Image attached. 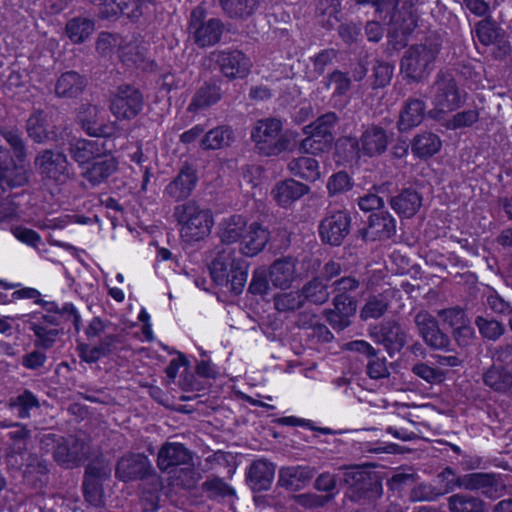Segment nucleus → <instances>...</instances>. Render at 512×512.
Masks as SVG:
<instances>
[{"label": "nucleus", "mask_w": 512, "mask_h": 512, "mask_svg": "<svg viewBox=\"0 0 512 512\" xmlns=\"http://www.w3.org/2000/svg\"><path fill=\"white\" fill-rule=\"evenodd\" d=\"M339 469L343 470L339 482L347 488L346 497L351 502L365 505L382 497V477L378 472L365 465L343 466Z\"/></svg>", "instance_id": "1"}, {"label": "nucleus", "mask_w": 512, "mask_h": 512, "mask_svg": "<svg viewBox=\"0 0 512 512\" xmlns=\"http://www.w3.org/2000/svg\"><path fill=\"white\" fill-rule=\"evenodd\" d=\"M282 122L276 118L257 121L252 129L251 138L259 154L277 156L282 152H293L297 147L298 133L286 130L282 134Z\"/></svg>", "instance_id": "2"}, {"label": "nucleus", "mask_w": 512, "mask_h": 512, "mask_svg": "<svg viewBox=\"0 0 512 512\" xmlns=\"http://www.w3.org/2000/svg\"><path fill=\"white\" fill-rule=\"evenodd\" d=\"M213 282L239 295L247 283L249 263L231 251H219L208 266Z\"/></svg>", "instance_id": "3"}, {"label": "nucleus", "mask_w": 512, "mask_h": 512, "mask_svg": "<svg viewBox=\"0 0 512 512\" xmlns=\"http://www.w3.org/2000/svg\"><path fill=\"white\" fill-rule=\"evenodd\" d=\"M440 50L441 44L431 39L411 45L400 60L401 73L410 82H422L433 71Z\"/></svg>", "instance_id": "4"}, {"label": "nucleus", "mask_w": 512, "mask_h": 512, "mask_svg": "<svg viewBox=\"0 0 512 512\" xmlns=\"http://www.w3.org/2000/svg\"><path fill=\"white\" fill-rule=\"evenodd\" d=\"M33 166L40 179L46 184L64 185L74 176L72 163L67 155L58 149L39 150L34 157Z\"/></svg>", "instance_id": "5"}, {"label": "nucleus", "mask_w": 512, "mask_h": 512, "mask_svg": "<svg viewBox=\"0 0 512 512\" xmlns=\"http://www.w3.org/2000/svg\"><path fill=\"white\" fill-rule=\"evenodd\" d=\"M338 121L335 112H327L304 126L303 133L307 137L300 142L299 150L313 155L329 151L335 140L333 130Z\"/></svg>", "instance_id": "6"}, {"label": "nucleus", "mask_w": 512, "mask_h": 512, "mask_svg": "<svg viewBox=\"0 0 512 512\" xmlns=\"http://www.w3.org/2000/svg\"><path fill=\"white\" fill-rule=\"evenodd\" d=\"M112 469L104 457L92 459L85 467L82 491L83 496L90 506L102 508L105 505L104 500V482L111 477Z\"/></svg>", "instance_id": "7"}, {"label": "nucleus", "mask_w": 512, "mask_h": 512, "mask_svg": "<svg viewBox=\"0 0 512 512\" xmlns=\"http://www.w3.org/2000/svg\"><path fill=\"white\" fill-rule=\"evenodd\" d=\"M352 217L346 210L328 211L320 220L318 233L323 244L339 247L350 234Z\"/></svg>", "instance_id": "8"}, {"label": "nucleus", "mask_w": 512, "mask_h": 512, "mask_svg": "<svg viewBox=\"0 0 512 512\" xmlns=\"http://www.w3.org/2000/svg\"><path fill=\"white\" fill-rule=\"evenodd\" d=\"M368 335L376 344L382 345L391 358L400 353L407 343V333L395 319L370 326Z\"/></svg>", "instance_id": "9"}, {"label": "nucleus", "mask_w": 512, "mask_h": 512, "mask_svg": "<svg viewBox=\"0 0 512 512\" xmlns=\"http://www.w3.org/2000/svg\"><path fill=\"white\" fill-rule=\"evenodd\" d=\"M144 96L135 86L124 84L117 87L111 99L110 110L119 120H132L143 110Z\"/></svg>", "instance_id": "10"}, {"label": "nucleus", "mask_w": 512, "mask_h": 512, "mask_svg": "<svg viewBox=\"0 0 512 512\" xmlns=\"http://www.w3.org/2000/svg\"><path fill=\"white\" fill-rule=\"evenodd\" d=\"M397 233L396 220L388 211L372 212L367 225L358 229L355 237L362 242L387 241Z\"/></svg>", "instance_id": "11"}, {"label": "nucleus", "mask_w": 512, "mask_h": 512, "mask_svg": "<svg viewBox=\"0 0 512 512\" xmlns=\"http://www.w3.org/2000/svg\"><path fill=\"white\" fill-rule=\"evenodd\" d=\"M466 490H480L488 499L496 500L506 492V483L501 474L475 472L465 474L457 480Z\"/></svg>", "instance_id": "12"}, {"label": "nucleus", "mask_w": 512, "mask_h": 512, "mask_svg": "<svg viewBox=\"0 0 512 512\" xmlns=\"http://www.w3.org/2000/svg\"><path fill=\"white\" fill-rule=\"evenodd\" d=\"M75 121L91 137L112 138L116 134L114 124L102 121L100 109L90 103H84L77 108Z\"/></svg>", "instance_id": "13"}, {"label": "nucleus", "mask_w": 512, "mask_h": 512, "mask_svg": "<svg viewBox=\"0 0 512 512\" xmlns=\"http://www.w3.org/2000/svg\"><path fill=\"white\" fill-rule=\"evenodd\" d=\"M88 443L79 437H61L60 443L53 452L54 461L65 469H73L88 458Z\"/></svg>", "instance_id": "14"}, {"label": "nucleus", "mask_w": 512, "mask_h": 512, "mask_svg": "<svg viewBox=\"0 0 512 512\" xmlns=\"http://www.w3.org/2000/svg\"><path fill=\"white\" fill-rule=\"evenodd\" d=\"M155 474L148 457L142 453L122 456L116 465L115 477L122 482L147 479Z\"/></svg>", "instance_id": "15"}, {"label": "nucleus", "mask_w": 512, "mask_h": 512, "mask_svg": "<svg viewBox=\"0 0 512 512\" xmlns=\"http://www.w3.org/2000/svg\"><path fill=\"white\" fill-rule=\"evenodd\" d=\"M414 322L424 342L435 350L449 351L450 337L439 326V322L427 311L416 314Z\"/></svg>", "instance_id": "16"}, {"label": "nucleus", "mask_w": 512, "mask_h": 512, "mask_svg": "<svg viewBox=\"0 0 512 512\" xmlns=\"http://www.w3.org/2000/svg\"><path fill=\"white\" fill-rule=\"evenodd\" d=\"M29 183V173L23 163L14 159L10 150L3 147L0 151V187L18 188Z\"/></svg>", "instance_id": "17"}, {"label": "nucleus", "mask_w": 512, "mask_h": 512, "mask_svg": "<svg viewBox=\"0 0 512 512\" xmlns=\"http://www.w3.org/2000/svg\"><path fill=\"white\" fill-rule=\"evenodd\" d=\"M435 105L439 111H454L464 102L455 79L449 74H438L435 82Z\"/></svg>", "instance_id": "18"}, {"label": "nucleus", "mask_w": 512, "mask_h": 512, "mask_svg": "<svg viewBox=\"0 0 512 512\" xmlns=\"http://www.w3.org/2000/svg\"><path fill=\"white\" fill-rule=\"evenodd\" d=\"M220 71L229 79L246 77L252 66L250 59L240 50L212 53Z\"/></svg>", "instance_id": "19"}, {"label": "nucleus", "mask_w": 512, "mask_h": 512, "mask_svg": "<svg viewBox=\"0 0 512 512\" xmlns=\"http://www.w3.org/2000/svg\"><path fill=\"white\" fill-rule=\"evenodd\" d=\"M190 28H194V41L199 47H208L218 43L221 39L224 25L220 19L210 18L201 21L197 11L191 13Z\"/></svg>", "instance_id": "20"}, {"label": "nucleus", "mask_w": 512, "mask_h": 512, "mask_svg": "<svg viewBox=\"0 0 512 512\" xmlns=\"http://www.w3.org/2000/svg\"><path fill=\"white\" fill-rule=\"evenodd\" d=\"M119 162L111 155L110 150L103 151L82 171V177L92 186L104 183L118 170Z\"/></svg>", "instance_id": "21"}, {"label": "nucleus", "mask_w": 512, "mask_h": 512, "mask_svg": "<svg viewBox=\"0 0 512 512\" xmlns=\"http://www.w3.org/2000/svg\"><path fill=\"white\" fill-rule=\"evenodd\" d=\"M198 175L196 168L185 162L178 175L165 187V194L176 201L188 198L196 187Z\"/></svg>", "instance_id": "22"}, {"label": "nucleus", "mask_w": 512, "mask_h": 512, "mask_svg": "<svg viewBox=\"0 0 512 512\" xmlns=\"http://www.w3.org/2000/svg\"><path fill=\"white\" fill-rule=\"evenodd\" d=\"M25 131L35 144L56 141L58 137L56 126L49 129L47 114L43 109H35L29 115L25 121Z\"/></svg>", "instance_id": "23"}, {"label": "nucleus", "mask_w": 512, "mask_h": 512, "mask_svg": "<svg viewBox=\"0 0 512 512\" xmlns=\"http://www.w3.org/2000/svg\"><path fill=\"white\" fill-rule=\"evenodd\" d=\"M297 258L284 256L274 260L267 270L272 285L282 290L289 289L297 278Z\"/></svg>", "instance_id": "24"}, {"label": "nucleus", "mask_w": 512, "mask_h": 512, "mask_svg": "<svg viewBox=\"0 0 512 512\" xmlns=\"http://www.w3.org/2000/svg\"><path fill=\"white\" fill-rule=\"evenodd\" d=\"M22 460L21 469L24 483L35 489L45 486L49 473L47 461L36 453H29L25 458L22 457Z\"/></svg>", "instance_id": "25"}, {"label": "nucleus", "mask_w": 512, "mask_h": 512, "mask_svg": "<svg viewBox=\"0 0 512 512\" xmlns=\"http://www.w3.org/2000/svg\"><path fill=\"white\" fill-rule=\"evenodd\" d=\"M426 116V104L424 100L409 97L407 98L399 112L397 129L400 133L409 132L419 126Z\"/></svg>", "instance_id": "26"}, {"label": "nucleus", "mask_w": 512, "mask_h": 512, "mask_svg": "<svg viewBox=\"0 0 512 512\" xmlns=\"http://www.w3.org/2000/svg\"><path fill=\"white\" fill-rule=\"evenodd\" d=\"M192 460V452L182 443L166 442L158 452L157 465L162 472H167L172 467L190 464Z\"/></svg>", "instance_id": "27"}, {"label": "nucleus", "mask_w": 512, "mask_h": 512, "mask_svg": "<svg viewBox=\"0 0 512 512\" xmlns=\"http://www.w3.org/2000/svg\"><path fill=\"white\" fill-rule=\"evenodd\" d=\"M103 151H108L105 141L76 139L68 146L69 155L83 169Z\"/></svg>", "instance_id": "28"}, {"label": "nucleus", "mask_w": 512, "mask_h": 512, "mask_svg": "<svg viewBox=\"0 0 512 512\" xmlns=\"http://www.w3.org/2000/svg\"><path fill=\"white\" fill-rule=\"evenodd\" d=\"M275 465L265 459L252 462L249 467L246 482L253 492L268 490L273 482Z\"/></svg>", "instance_id": "29"}, {"label": "nucleus", "mask_w": 512, "mask_h": 512, "mask_svg": "<svg viewBox=\"0 0 512 512\" xmlns=\"http://www.w3.org/2000/svg\"><path fill=\"white\" fill-rule=\"evenodd\" d=\"M88 86V78L76 71H66L60 75L55 84V95L63 99H76Z\"/></svg>", "instance_id": "30"}, {"label": "nucleus", "mask_w": 512, "mask_h": 512, "mask_svg": "<svg viewBox=\"0 0 512 512\" xmlns=\"http://www.w3.org/2000/svg\"><path fill=\"white\" fill-rule=\"evenodd\" d=\"M270 241V232L259 222H252L246 229L241 241L240 251L243 255L253 257L264 250Z\"/></svg>", "instance_id": "31"}, {"label": "nucleus", "mask_w": 512, "mask_h": 512, "mask_svg": "<svg viewBox=\"0 0 512 512\" xmlns=\"http://www.w3.org/2000/svg\"><path fill=\"white\" fill-rule=\"evenodd\" d=\"M316 474V469L310 466L282 467L279 470L278 484L290 491L302 489Z\"/></svg>", "instance_id": "32"}, {"label": "nucleus", "mask_w": 512, "mask_h": 512, "mask_svg": "<svg viewBox=\"0 0 512 512\" xmlns=\"http://www.w3.org/2000/svg\"><path fill=\"white\" fill-rule=\"evenodd\" d=\"M391 208L401 217L414 216L422 206V195L413 187L402 189L390 198Z\"/></svg>", "instance_id": "33"}, {"label": "nucleus", "mask_w": 512, "mask_h": 512, "mask_svg": "<svg viewBox=\"0 0 512 512\" xmlns=\"http://www.w3.org/2000/svg\"><path fill=\"white\" fill-rule=\"evenodd\" d=\"M222 83L223 80L221 78H211L209 81L204 82L194 94L188 111L195 112L217 103L222 97Z\"/></svg>", "instance_id": "34"}, {"label": "nucleus", "mask_w": 512, "mask_h": 512, "mask_svg": "<svg viewBox=\"0 0 512 512\" xmlns=\"http://www.w3.org/2000/svg\"><path fill=\"white\" fill-rule=\"evenodd\" d=\"M410 146L416 158L427 160L441 150L442 141L436 133L422 131L413 137Z\"/></svg>", "instance_id": "35"}, {"label": "nucleus", "mask_w": 512, "mask_h": 512, "mask_svg": "<svg viewBox=\"0 0 512 512\" xmlns=\"http://www.w3.org/2000/svg\"><path fill=\"white\" fill-rule=\"evenodd\" d=\"M363 153L369 157L383 154L388 146L386 131L380 126H371L366 129L360 139Z\"/></svg>", "instance_id": "36"}, {"label": "nucleus", "mask_w": 512, "mask_h": 512, "mask_svg": "<svg viewBox=\"0 0 512 512\" xmlns=\"http://www.w3.org/2000/svg\"><path fill=\"white\" fill-rule=\"evenodd\" d=\"M309 191L308 185L290 178L277 183L272 190V194L275 200L285 207L308 194Z\"/></svg>", "instance_id": "37"}, {"label": "nucleus", "mask_w": 512, "mask_h": 512, "mask_svg": "<svg viewBox=\"0 0 512 512\" xmlns=\"http://www.w3.org/2000/svg\"><path fill=\"white\" fill-rule=\"evenodd\" d=\"M120 15L138 18L142 15V10L136 0H110L98 12V17L103 20L115 19Z\"/></svg>", "instance_id": "38"}, {"label": "nucleus", "mask_w": 512, "mask_h": 512, "mask_svg": "<svg viewBox=\"0 0 512 512\" xmlns=\"http://www.w3.org/2000/svg\"><path fill=\"white\" fill-rule=\"evenodd\" d=\"M248 227L247 218L240 214H234L224 219L219 224V237L224 244H233L243 239Z\"/></svg>", "instance_id": "39"}, {"label": "nucleus", "mask_w": 512, "mask_h": 512, "mask_svg": "<svg viewBox=\"0 0 512 512\" xmlns=\"http://www.w3.org/2000/svg\"><path fill=\"white\" fill-rule=\"evenodd\" d=\"M0 136L9 145L7 149L18 163H24L28 159V146L19 128L2 126L0 127Z\"/></svg>", "instance_id": "40"}, {"label": "nucleus", "mask_w": 512, "mask_h": 512, "mask_svg": "<svg viewBox=\"0 0 512 512\" xmlns=\"http://www.w3.org/2000/svg\"><path fill=\"white\" fill-rule=\"evenodd\" d=\"M213 223L212 213L208 210L181 227V233L192 241H199L210 234Z\"/></svg>", "instance_id": "41"}, {"label": "nucleus", "mask_w": 512, "mask_h": 512, "mask_svg": "<svg viewBox=\"0 0 512 512\" xmlns=\"http://www.w3.org/2000/svg\"><path fill=\"white\" fill-rule=\"evenodd\" d=\"M300 292L305 304L308 302L320 306L330 298L329 285L316 276L307 281Z\"/></svg>", "instance_id": "42"}, {"label": "nucleus", "mask_w": 512, "mask_h": 512, "mask_svg": "<svg viewBox=\"0 0 512 512\" xmlns=\"http://www.w3.org/2000/svg\"><path fill=\"white\" fill-rule=\"evenodd\" d=\"M450 512H488L489 504L470 494H454L448 498Z\"/></svg>", "instance_id": "43"}, {"label": "nucleus", "mask_w": 512, "mask_h": 512, "mask_svg": "<svg viewBox=\"0 0 512 512\" xmlns=\"http://www.w3.org/2000/svg\"><path fill=\"white\" fill-rule=\"evenodd\" d=\"M288 169L294 176L308 182H315L321 176L319 163L312 157L294 158L289 162Z\"/></svg>", "instance_id": "44"}, {"label": "nucleus", "mask_w": 512, "mask_h": 512, "mask_svg": "<svg viewBox=\"0 0 512 512\" xmlns=\"http://www.w3.org/2000/svg\"><path fill=\"white\" fill-rule=\"evenodd\" d=\"M234 141L233 130L229 126H218L209 130L201 139L203 150H216L228 147Z\"/></svg>", "instance_id": "45"}, {"label": "nucleus", "mask_w": 512, "mask_h": 512, "mask_svg": "<svg viewBox=\"0 0 512 512\" xmlns=\"http://www.w3.org/2000/svg\"><path fill=\"white\" fill-rule=\"evenodd\" d=\"M95 22L85 17H74L66 23L65 32L75 44L84 43L94 32Z\"/></svg>", "instance_id": "46"}, {"label": "nucleus", "mask_w": 512, "mask_h": 512, "mask_svg": "<svg viewBox=\"0 0 512 512\" xmlns=\"http://www.w3.org/2000/svg\"><path fill=\"white\" fill-rule=\"evenodd\" d=\"M273 306L279 313H295L300 311L305 303L300 289H298L274 294Z\"/></svg>", "instance_id": "47"}, {"label": "nucleus", "mask_w": 512, "mask_h": 512, "mask_svg": "<svg viewBox=\"0 0 512 512\" xmlns=\"http://www.w3.org/2000/svg\"><path fill=\"white\" fill-rule=\"evenodd\" d=\"M483 381L496 392H506L512 388V372L502 366L492 365L483 374Z\"/></svg>", "instance_id": "48"}, {"label": "nucleus", "mask_w": 512, "mask_h": 512, "mask_svg": "<svg viewBox=\"0 0 512 512\" xmlns=\"http://www.w3.org/2000/svg\"><path fill=\"white\" fill-rule=\"evenodd\" d=\"M223 12L232 19L251 16L259 5V0H218Z\"/></svg>", "instance_id": "49"}, {"label": "nucleus", "mask_w": 512, "mask_h": 512, "mask_svg": "<svg viewBox=\"0 0 512 512\" xmlns=\"http://www.w3.org/2000/svg\"><path fill=\"white\" fill-rule=\"evenodd\" d=\"M475 34L479 42L484 46L492 43L506 33V31L491 17H486L475 25Z\"/></svg>", "instance_id": "50"}, {"label": "nucleus", "mask_w": 512, "mask_h": 512, "mask_svg": "<svg viewBox=\"0 0 512 512\" xmlns=\"http://www.w3.org/2000/svg\"><path fill=\"white\" fill-rule=\"evenodd\" d=\"M389 308V300L383 294L370 296L360 310V319L367 321L369 319L381 318Z\"/></svg>", "instance_id": "51"}, {"label": "nucleus", "mask_w": 512, "mask_h": 512, "mask_svg": "<svg viewBox=\"0 0 512 512\" xmlns=\"http://www.w3.org/2000/svg\"><path fill=\"white\" fill-rule=\"evenodd\" d=\"M475 325L483 339L493 342L499 340L506 332L503 323L494 318L489 319L483 316H477L475 318Z\"/></svg>", "instance_id": "52"}, {"label": "nucleus", "mask_w": 512, "mask_h": 512, "mask_svg": "<svg viewBox=\"0 0 512 512\" xmlns=\"http://www.w3.org/2000/svg\"><path fill=\"white\" fill-rule=\"evenodd\" d=\"M360 143L356 137H340L335 142V154L345 162L357 160L360 157Z\"/></svg>", "instance_id": "53"}, {"label": "nucleus", "mask_w": 512, "mask_h": 512, "mask_svg": "<svg viewBox=\"0 0 512 512\" xmlns=\"http://www.w3.org/2000/svg\"><path fill=\"white\" fill-rule=\"evenodd\" d=\"M247 292L252 296H259L262 299L269 294L270 278L269 273L264 266L257 267L253 270Z\"/></svg>", "instance_id": "54"}, {"label": "nucleus", "mask_w": 512, "mask_h": 512, "mask_svg": "<svg viewBox=\"0 0 512 512\" xmlns=\"http://www.w3.org/2000/svg\"><path fill=\"white\" fill-rule=\"evenodd\" d=\"M342 10L340 0H319L316 12L318 16H327L326 21H322L323 25L327 28H332L340 21L339 14Z\"/></svg>", "instance_id": "55"}, {"label": "nucleus", "mask_w": 512, "mask_h": 512, "mask_svg": "<svg viewBox=\"0 0 512 512\" xmlns=\"http://www.w3.org/2000/svg\"><path fill=\"white\" fill-rule=\"evenodd\" d=\"M208 211V209L202 208L196 201L189 200L182 204L175 206L173 216L177 223L183 227L189 223L195 216Z\"/></svg>", "instance_id": "56"}, {"label": "nucleus", "mask_w": 512, "mask_h": 512, "mask_svg": "<svg viewBox=\"0 0 512 512\" xmlns=\"http://www.w3.org/2000/svg\"><path fill=\"white\" fill-rule=\"evenodd\" d=\"M325 86L328 89H332L333 97H341L346 95L351 89V78L348 76V73L334 70L328 75Z\"/></svg>", "instance_id": "57"}, {"label": "nucleus", "mask_w": 512, "mask_h": 512, "mask_svg": "<svg viewBox=\"0 0 512 512\" xmlns=\"http://www.w3.org/2000/svg\"><path fill=\"white\" fill-rule=\"evenodd\" d=\"M394 67L388 62L375 60L373 66L372 83L373 89L384 88L390 84L393 76Z\"/></svg>", "instance_id": "58"}, {"label": "nucleus", "mask_w": 512, "mask_h": 512, "mask_svg": "<svg viewBox=\"0 0 512 512\" xmlns=\"http://www.w3.org/2000/svg\"><path fill=\"white\" fill-rule=\"evenodd\" d=\"M202 490L208 494L210 499L224 498L234 496L235 490L229 486L223 479L215 477L202 484Z\"/></svg>", "instance_id": "59"}, {"label": "nucleus", "mask_w": 512, "mask_h": 512, "mask_svg": "<svg viewBox=\"0 0 512 512\" xmlns=\"http://www.w3.org/2000/svg\"><path fill=\"white\" fill-rule=\"evenodd\" d=\"M437 315L452 330L470 320L460 306L441 309L437 312Z\"/></svg>", "instance_id": "60"}, {"label": "nucleus", "mask_w": 512, "mask_h": 512, "mask_svg": "<svg viewBox=\"0 0 512 512\" xmlns=\"http://www.w3.org/2000/svg\"><path fill=\"white\" fill-rule=\"evenodd\" d=\"M30 329L37 337L35 346L45 350L50 349L54 345L56 337L60 333L58 329H46L44 326L38 325L36 323H31Z\"/></svg>", "instance_id": "61"}, {"label": "nucleus", "mask_w": 512, "mask_h": 512, "mask_svg": "<svg viewBox=\"0 0 512 512\" xmlns=\"http://www.w3.org/2000/svg\"><path fill=\"white\" fill-rule=\"evenodd\" d=\"M353 186L351 177L346 171H339L330 176L327 189L330 196L349 191Z\"/></svg>", "instance_id": "62"}, {"label": "nucleus", "mask_w": 512, "mask_h": 512, "mask_svg": "<svg viewBox=\"0 0 512 512\" xmlns=\"http://www.w3.org/2000/svg\"><path fill=\"white\" fill-rule=\"evenodd\" d=\"M333 306L337 313L349 319L354 316L357 311V301L349 294H337L333 298Z\"/></svg>", "instance_id": "63"}, {"label": "nucleus", "mask_w": 512, "mask_h": 512, "mask_svg": "<svg viewBox=\"0 0 512 512\" xmlns=\"http://www.w3.org/2000/svg\"><path fill=\"white\" fill-rule=\"evenodd\" d=\"M479 119V112L476 109H469L456 113L451 120L448 121L447 127L449 129H458L461 127H469L477 122Z\"/></svg>", "instance_id": "64"}]
</instances>
